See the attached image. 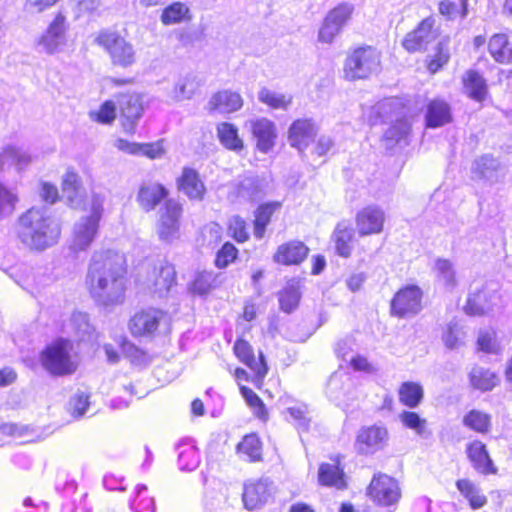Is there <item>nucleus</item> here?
<instances>
[{
    "instance_id": "22",
    "label": "nucleus",
    "mask_w": 512,
    "mask_h": 512,
    "mask_svg": "<svg viewBox=\"0 0 512 512\" xmlns=\"http://www.w3.org/2000/svg\"><path fill=\"white\" fill-rule=\"evenodd\" d=\"M317 133V127L311 119L295 120L288 131V141L298 151H304L313 141Z\"/></svg>"
},
{
    "instance_id": "55",
    "label": "nucleus",
    "mask_w": 512,
    "mask_h": 512,
    "mask_svg": "<svg viewBox=\"0 0 512 512\" xmlns=\"http://www.w3.org/2000/svg\"><path fill=\"white\" fill-rule=\"evenodd\" d=\"M287 414L289 415V421L293 423L300 435L309 430L311 419L308 416L306 406L289 407L287 408Z\"/></svg>"
},
{
    "instance_id": "31",
    "label": "nucleus",
    "mask_w": 512,
    "mask_h": 512,
    "mask_svg": "<svg viewBox=\"0 0 512 512\" xmlns=\"http://www.w3.org/2000/svg\"><path fill=\"white\" fill-rule=\"evenodd\" d=\"M167 189L158 183L143 184L138 192L137 201L142 209L149 212L167 197Z\"/></svg>"
},
{
    "instance_id": "30",
    "label": "nucleus",
    "mask_w": 512,
    "mask_h": 512,
    "mask_svg": "<svg viewBox=\"0 0 512 512\" xmlns=\"http://www.w3.org/2000/svg\"><path fill=\"white\" fill-rule=\"evenodd\" d=\"M426 126L438 128L452 121L450 105L442 99H434L427 105L425 114Z\"/></svg>"
},
{
    "instance_id": "6",
    "label": "nucleus",
    "mask_w": 512,
    "mask_h": 512,
    "mask_svg": "<svg viewBox=\"0 0 512 512\" xmlns=\"http://www.w3.org/2000/svg\"><path fill=\"white\" fill-rule=\"evenodd\" d=\"M380 52L372 46L358 47L351 51L344 64L348 80L366 79L380 70Z\"/></svg>"
},
{
    "instance_id": "56",
    "label": "nucleus",
    "mask_w": 512,
    "mask_h": 512,
    "mask_svg": "<svg viewBox=\"0 0 512 512\" xmlns=\"http://www.w3.org/2000/svg\"><path fill=\"white\" fill-rule=\"evenodd\" d=\"M70 325L80 340L89 339L94 331L89 323L88 315L83 312H74L70 319Z\"/></svg>"
},
{
    "instance_id": "3",
    "label": "nucleus",
    "mask_w": 512,
    "mask_h": 512,
    "mask_svg": "<svg viewBox=\"0 0 512 512\" xmlns=\"http://www.w3.org/2000/svg\"><path fill=\"white\" fill-rule=\"evenodd\" d=\"M105 196L92 193L90 213L81 216L73 225L69 249L74 252H83L89 249L99 234L100 221L104 212Z\"/></svg>"
},
{
    "instance_id": "59",
    "label": "nucleus",
    "mask_w": 512,
    "mask_h": 512,
    "mask_svg": "<svg viewBox=\"0 0 512 512\" xmlns=\"http://www.w3.org/2000/svg\"><path fill=\"white\" fill-rule=\"evenodd\" d=\"M92 120L102 123L110 124L116 118V105L113 100L105 101L97 111L90 112Z\"/></svg>"
},
{
    "instance_id": "41",
    "label": "nucleus",
    "mask_w": 512,
    "mask_h": 512,
    "mask_svg": "<svg viewBox=\"0 0 512 512\" xmlns=\"http://www.w3.org/2000/svg\"><path fill=\"white\" fill-rule=\"evenodd\" d=\"M301 299L300 285L298 281L291 280L278 293L280 309L285 313L293 312Z\"/></svg>"
},
{
    "instance_id": "58",
    "label": "nucleus",
    "mask_w": 512,
    "mask_h": 512,
    "mask_svg": "<svg viewBox=\"0 0 512 512\" xmlns=\"http://www.w3.org/2000/svg\"><path fill=\"white\" fill-rule=\"evenodd\" d=\"M17 202V194L0 182V218L11 215Z\"/></svg>"
},
{
    "instance_id": "16",
    "label": "nucleus",
    "mask_w": 512,
    "mask_h": 512,
    "mask_svg": "<svg viewBox=\"0 0 512 512\" xmlns=\"http://www.w3.org/2000/svg\"><path fill=\"white\" fill-rule=\"evenodd\" d=\"M175 282L176 272L174 266L165 260H158L153 265L145 284L150 292L163 297L170 291Z\"/></svg>"
},
{
    "instance_id": "27",
    "label": "nucleus",
    "mask_w": 512,
    "mask_h": 512,
    "mask_svg": "<svg viewBox=\"0 0 512 512\" xmlns=\"http://www.w3.org/2000/svg\"><path fill=\"white\" fill-rule=\"evenodd\" d=\"M178 189L191 200H202L205 186L196 170L185 167L177 180Z\"/></svg>"
},
{
    "instance_id": "62",
    "label": "nucleus",
    "mask_w": 512,
    "mask_h": 512,
    "mask_svg": "<svg viewBox=\"0 0 512 512\" xmlns=\"http://www.w3.org/2000/svg\"><path fill=\"white\" fill-rule=\"evenodd\" d=\"M240 391L247 404L253 409L255 416L265 419L266 410L260 397L251 388L246 386H241Z\"/></svg>"
},
{
    "instance_id": "53",
    "label": "nucleus",
    "mask_w": 512,
    "mask_h": 512,
    "mask_svg": "<svg viewBox=\"0 0 512 512\" xmlns=\"http://www.w3.org/2000/svg\"><path fill=\"white\" fill-rule=\"evenodd\" d=\"M263 191L262 180L257 176H245L238 185V194L247 200L261 197Z\"/></svg>"
},
{
    "instance_id": "29",
    "label": "nucleus",
    "mask_w": 512,
    "mask_h": 512,
    "mask_svg": "<svg viewBox=\"0 0 512 512\" xmlns=\"http://www.w3.org/2000/svg\"><path fill=\"white\" fill-rule=\"evenodd\" d=\"M243 106V99L237 92L223 90L215 93L208 102L210 111L232 113Z\"/></svg>"
},
{
    "instance_id": "46",
    "label": "nucleus",
    "mask_w": 512,
    "mask_h": 512,
    "mask_svg": "<svg viewBox=\"0 0 512 512\" xmlns=\"http://www.w3.org/2000/svg\"><path fill=\"white\" fill-rule=\"evenodd\" d=\"M189 11L190 10L186 4L182 2H173L163 9L160 20L167 26L179 24L190 18Z\"/></svg>"
},
{
    "instance_id": "42",
    "label": "nucleus",
    "mask_w": 512,
    "mask_h": 512,
    "mask_svg": "<svg viewBox=\"0 0 512 512\" xmlns=\"http://www.w3.org/2000/svg\"><path fill=\"white\" fill-rule=\"evenodd\" d=\"M281 207V203L274 201L262 204L255 212L254 220V236L262 239L265 234L267 225L270 222L272 214Z\"/></svg>"
},
{
    "instance_id": "4",
    "label": "nucleus",
    "mask_w": 512,
    "mask_h": 512,
    "mask_svg": "<svg viewBox=\"0 0 512 512\" xmlns=\"http://www.w3.org/2000/svg\"><path fill=\"white\" fill-rule=\"evenodd\" d=\"M372 111L376 114L377 118L381 121H387L396 117L395 123L387 129L384 134L385 141L391 144L406 143V138L409 135L411 124L407 118L404 117V108L400 101L397 99H385L377 103Z\"/></svg>"
},
{
    "instance_id": "39",
    "label": "nucleus",
    "mask_w": 512,
    "mask_h": 512,
    "mask_svg": "<svg viewBox=\"0 0 512 512\" xmlns=\"http://www.w3.org/2000/svg\"><path fill=\"white\" fill-rule=\"evenodd\" d=\"M199 86L200 83L194 74H185L180 76L175 82L171 91V97L175 101L189 100L193 97Z\"/></svg>"
},
{
    "instance_id": "14",
    "label": "nucleus",
    "mask_w": 512,
    "mask_h": 512,
    "mask_svg": "<svg viewBox=\"0 0 512 512\" xmlns=\"http://www.w3.org/2000/svg\"><path fill=\"white\" fill-rule=\"evenodd\" d=\"M182 206L174 199L165 202L160 210L157 231L161 240L171 242L179 236Z\"/></svg>"
},
{
    "instance_id": "49",
    "label": "nucleus",
    "mask_w": 512,
    "mask_h": 512,
    "mask_svg": "<svg viewBox=\"0 0 512 512\" xmlns=\"http://www.w3.org/2000/svg\"><path fill=\"white\" fill-rule=\"evenodd\" d=\"M463 425L478 433H487L491 429V416L480 410L473 409L463 417Z\"/></svg>"
},
{
    "instance_id": "64",
    "label": "nucleus",
    "mask_w": 512,
    "mask_h": 512,
    "mask_svg": "<svg viewBox=\"0 0 512 512\" xmlns=\"http://www.w3.org/2000/svg\"><path fill=\"white\" fill-rule=\"evenodd\" d=\"M207 512H234V507L229 503L228 498L218 494L206 503Z\"/></svg>"
},
{
    "instance_id": "7",
    "label": "nucleus",
    "mask_w": 512,
    "mask_h": 512,
    "mask_svg": "<svg viewBox=\"0 0 512 512\" xmlns=\"http://www.w3.org/2000/svg\"><path fill=\"white\" fill-rule=\"evenodd\" d=\"M95 42L109 54L115 66L128 68L136 62L133 45L117 32L103 30L99 32Z\"/></svg>"
},
{
    "instance_id": "8",
    "label": "nucleus",
    "mask_w": 512,
    "mask_h": 512,
    "mask_svg": "<svg viewBox=\"0 0 512 512\" xmlns=\"http://www.w3.org/2000/svg\"><path fill=\"white\" fill-rule=\"evenodd\" d=\"M355 6L350 2H341L328 11L318 31V41L331 44L341 34L354 13Z\"/></svg>"
},
{
    "instance_id": "32",
    "label": "nucleus",
    "mask_w": 512,
    "mask_h": 512,
    "mask_svg": "<svg viewBox=\"0 0 512 512\" xmlns=\"http://www.w3.org/2000/svg\"><path fill=\"white\" fill-rule=\"evenodd\" d=\"M176 451L178 454V467L181 471H194L200 464L199 451L191 439L181 440Z\"/></svg>"
},
{
    "instance_id": "54",
    "label": "nucleus",
    "mask_w": 512,
    "mask_h": 512,
    "mask_svg": "<svg viewBox=\"0 0 512 512\" xmlns=\"http://www.w3.org/2000/svg\"><path fill=\"white\" fill-rule=\"evenodd\" d=\"M466 333L457 321H451L442 334L444 345L448 349H456L464 344Z\"/></svg>"
},
{
    "instance_id": "28",
    "label": "nucleus",
    "mask_w": 512,
    "mask_h": 512,
    "mask_svg": "<svg viewBox=\"0 0 512 512\" xmlns=\"http://www.w3.org/2000/svg\"><path fill=\"white\" fill-rule=\"evenodd\" d=\"M467 454L473 467L481 474H494L497 469L494 466L486 446L479 440L467 445Z\"/></svg>"
},
{
    "instance_id": "18",
    "label": "nucleus",
    "mask_w": 512,
    "mask_h": 512,
    "mask_svg": "<svg viewBox=\"0 0 512 512\" xmlns=\"http://www.w3.org/2000/svg\"><path fill=\"white\" fill-rule=\"evenodd\" d=\"M30 151L22 144L9 143L3 146L0 152V171L14 169L21 173L32 163Z\"/></svg>"
},
{
    "instance_id": "50",
    "label": "nucleus",
    "mask_w": 512,
    "mask_h": 512,
    "mask_svg": "<svg viewBox=\"0 0 512 512\" xmlns=\"http://www.w3.org/2000/svg\"><path fill=\"white\" fill-rule=\"evenodd\" d=\"M258 99L261 103L273 108L287 110L292 103V97L283 93L262 88L258 93Z\"/></svg>"
},
{
    "instance_id": "43",
    "label": "nucleus",
    "mask_w": 512,
    "mask_h": 512,
    "mask_svg": "<svg viewBox=\"0 0 512 512\" xmlns=\"http://www.w3.org/2000/svg\"><path fill=\"white\" fill-rule=\"evenodd\" d=\"M456 486L461 495H463L469 501V504L473 509L481 508L486 504V496L472 481L468 479H460L456 482Z\"/></svg>"
},
{
    "instance_id": "57",
    "label": "nucleus",
    "mask_w": 512,
    "mask_h": 512,
    "mask_svg": "<svg viewBox=\"0 0 512 512\" xmlns=\"http://www.w3.org/2000/svg\"><path fill=\"white\" fill-rule=\"evenodd\" d=\"M90 394L78 390L73 394L69 401V411L75 418H81L87 412L90 406Z\"/></svg>"
},
{
    "instance_id": "48",
    "label": "nucleus",
    "mask_w": 512,
    "mask_h": 512,
    "mask_svg": "<svg viewBox=\"0 0 512 512\" xmlns=\"http://www.w3.org/2000/svg\"><path fill=\"white\" fill-rule=\"evenodd\" d=\"M148 488L145 484H138L135 488L134 498L129 506L133 512H155L156 505L153 497L148 496Z\"/></svg>"
},
{
    "instance_id": "15",
    "label": "nucleus",
    "mask_w": 512,
    "mask_h": 512,
    "mask_svg": "<svg viewBox=\"0 0 512 512\" xmlns=\"http://www.w3.org/2000/svg\"><path fill=\"white\" fill-rule=\"evenodd\" d=\"M422 291L415 285L400 289L391 301V312L400 318L416 315L420 312Z\"/></svg>"
},
{
    "instance_id": "38",
    "label": "nucleus",
    "mask_w": 512,
    "mask_h": 512,
    "mask_svg": "<svg viewBox=\"0 0 512 512\" xmlns=\"http://www.w3.org/2000/svg\"><path fill=\"white\" fill-rule=\"evenodd\" d=\"M354 230L345 222L339 223L333 233L335 249L338 255L349 257L352 252Z\"/></svg>"
},
{
    "instance_id": "24",
    "label": "nucleus",
    "mask_w": 512,
    "mask_h": 512,
    "mask_svg": "<svg viewBox=\"0 0 512 512\" xmlns=\"http://www.w3.org/2000/svg\"><path fill=\"white\" fill-rule=\"evenodd\" d=\"M234 353L237 358L248 366L258 378H263L267 374V365L263 354L260 352L259 358L256 359L251 345L243 340L238 339L234 344Z\"/></svg>"
},
{
    "instance_id": "52",
    "label": "nucleus",
    "mask_w": 512,
    "mask_h": 512,
    "mask_svg": "<svg viewBox=\"0 0 512 512\" xmlns=\"http://www.w3.org/2000/svg\"><path fill=\"white\" fill-rule=\"evenodd\" d=\"M217 285V277L213 272L203 271L195 275L194 280L191 282L190 291L199 296L207 295Z\"/></svg>"
},
{
    "instance_id": "11",
    "label": "nucleus",
    "mask_w": 512,
    "mask_h": 512,
    "mask_svg": "<svg viewBox=\"0 0 512 512\" xmlns=\"http://www.w3.org/2000/svg\"><path fill=\"white\" fill-rule=\"evenodd\" d=\"M389 440V433L383 425L363 426L359 429L354 443L355 450L360 455H373L383 450Z\"/></svg>"
},
{
    "instance_id": "44",
    "label": "nucleus",
    "mask_w": 512,
    "mask_h": 512,
    "mask_svg": "<svg viewBox=\"0 0 512 512\" xmlns=\"http://www.w3.org/2000/svg\"><path fill=\"white\" fill-rule=\"evenodd\" d=\"M237 453L246 461L255 462L261 459L262 447L257 435L249 434L243 437L237 445Z\"/></svg>"
},
{
    "instance_id": "40",
    "label": "nucleus",
    "mask_w": 512,
    "mask_h": 512,
    "mask_svg": "<svg viewBox=\"0 0 512 512\" xmlns=\"http://www.w3.org/2000/svg\"><path fill=\"white\" fill-rule=\"evenodd\" d=\"M398 397L401 404L410 409H414L422 402L424 398V390L417 382H403L398 389Z\"/></svg>"
},
{
    "instance_id": "2",
    "label": "nucleus",
    "mask_w": 512,
    "mask_h": 512,
    "mask_svg": "<svg viewBox=\"0 0 512 512\" xmlns=\"http://www.w3.org/2000/svg\"><path fill=\"white\" fill-rule=\"evenodd\" d=\"M16 235L26 248L44 251L58 243L61 225L48 208L32 207L19 217Z\"/></svg>"
},
{
    "instance_id": "9",
    "label": "nucleus",
    "mask_w": 512,
    "mask_h": 512,
    "mask_svg": "<svg viewBox=\"0 0 512 512\" xmlns=\"http://www.w3.org/2000/svg\"><path fill=\"white\" fill-rule=\"evenodd\" d=\"M500 303L501 296L497 284L486 283L480 289H471L463 310L470 316H482L492 312Z\"/></svg>"
},
{
    "instance_id": "35",
    "label": "nucleus",
    "mask_w": 512,
    "mask_h": 512,
    "mask_svg": "<svg viewBox=\"0 0 512 512\" xmlns=\"http://www.w3.org/2000/svg\"><path fill=\"white\" fill-rule=\"evenodd\" d=\"M488 50L492 58L501 64L512 61V41L505 34H495L490 38Z\"/></svg>"
},
{
    "instance_id": "13",
    "label": "nucleus",
    "mask_w": 512,
    "mask_h": 512,
    "mask_svg": "<svg viewBox=\"0 0 512 512\" xmlns=\"http://www.w3.org/2000/svg\"><path fill=\"white\" fill-rule=\"evenodd\" d=\"M115 98L124 118L123 127L125 131L133 133L136 122L144 112L143 95L133 90H127L117 94Z\"/></svg>"
},
{
    "instance_id": "10",
    "label": "nucleus",
    "mask_w": 512,
    "mask_h": 512,
    "mask_svg": "<svg viewBox=\"0 0 512 512\" xmlns=\"http://www.w3.org/2000/svg\"><path fill=\"white\" fill-rule=\"evenodd\" d=\"M169 324L168 315L155 308L142 309L130 319L129 329L134 336H152Z\"/></svg>"
},
{
    "instance_id": "34",
    "label": "nucleus",
    "mask_w": 512,
    "mask_h": 512,
    "mask_svg": "<svg viewBox=\"0 0 512 512\" xmlns=\"http://www.w3.org/2000/svg\"><path fill=\"white\" fill-rule=\"evenodd\" d=\"M436 281L446 290L453 291L458 286L454 264L444 258H437L433 266Z\"/></svg>"
},
{
    "instance_id": "17",
    "label": "nucleus",
    "mask_w": 512,
    "mask_h": 512,
    "mask_svg": "<svg viewBox=\"0 0 512 512\" xmlns=\"http://www.w3.org/2000/svg\"><path fill=\"white\" fill-rule=\"evenodd\" d=\"M368 492L374 501L384 506L396 503L401 495L397 481L386 474L375 475Z\"/></svg>"
},
{
    "instance_id": "36",
    "label": "nucleus",
    "mask_w": 512,
    "mask_h": 512,
    "mask_svg": "<svg viewBox=\"0 0 512 512\" xmlns=\"http://www.w3.org/2000/svg\"><path fill=\"white\" fill-rule=\"evenodd\" d=\"M217 136L220 143L228 150L239 153L244 148L243 140L239 137L238 128L228 122L217 125Z\"/></svg>"
},
{
    "instance_id": "5",
    "label": "nucleus",
    "mask_w": 512,
    "mask_h": 512,
    "mask_svg": "<svg viewBox=\"0 0 512 512\" xmlns=\"http://www.w3.org/2000/svg\"><path fill=\"white\" fill-rule=\"evenodd\" d=\"M72 349L73 344L70 340H55L40 354V362L43 368L53 376H65L74 373L77 369V362L71 355Z\"/></svg>"
},
{
    "instance_id": "60",
    "label": "nucleus",
    "mask_w": 512,
    "mask_h": 512,
    "mask_svg": "<svg viewBox=\"0 0 512 512\" xmlns=\"http://www.w3.org/2000/svg\"><path fill=\"white\" fill-rule=\"evenodd\" d=\"M450 58L448 44L446 42H439L437 45L436 53L432 59L429 60L427 68L434 74L438 72L444 65L447 64Z\"/></svg>"
},
{
    "instance_id": "51",
    "label": "nucleus",
    "mask_w": 512,
    "mask_h": 512,
    "mask_svg": "<svg viewBox=\"0 0 512 512\" xmlns=\"http://www.w3.org/2000/svg\"><path fill=\"white\" fill-rule=\"evenodd\" d=\"M470 381L474 388L482 391H489L496 386L498 377L490 370L475 367L470 373Z\"/></svg>"
},
{
    "instance_id": "33",
    "label": "nucleus",
    "mask_w": 512,
    "mask_h": 512,
    "mask_svg": "<svg viewBox=\"0 0 512 512\" xmlns=\"http://www.w3.org/2000/svg\"><path fill=\"white\" fill-rule=\"evenodd\" d=\"M62 188L63 196L67 199L68 204L72 208H80L83 202V192L78 174L68 170L63 176Z\"/></svg>"
},
{
    "instance_id": "21",
    "label": "nucleus",
    "mask_w": 512,
    "mask_h": 512,
    "mask_svg": "<svg viewBox=\"0 0 512 512\" xmlns=\"http://www.w3.org/2000/svg\"><path fill=\"white\" fill-rule=\"evenodd\" d=\"M385 222V213L378 206H367L358 212L356 227L362 236L380 233Z\"/></svg>"
},
{
    "instance_id": "45",
    "label": "nucleus",
    "mask_w": 512,
    "mask_h": 512,
    "mask_svg": "<svg viewBox=\"0 0 512 512\" xmlns=\"http://www.w3.org/2000/svg\"><path fill=\"white\" fill-rule=\"evenodd\" d=\"M399 419L402 425L421 438H428L431 436V431L427 428V420L421 418L416 412L403 411L399 414Z\"/></svg>"
},
{
    "instance_id": "25",
    "label": "nucleus",
    "mask_w": 512,
    "mask_h": 512,
    "mask_svg": "<svg viewBox=\"0 0 512 512\" xmlns=\"http://www.w3.org/2000/svg\"><path fill=\"white\" fill-rule=\"evenodd\" d=\"M271 496V487L267 480H259L245 485L242 494L243 503L248 510H255L265 504Z\"/></svg>"
},
{
    "instance_id": "61",
    "label": "nucleus",
    "mask_w": 512,
    "mask_h": 512,
    "mask_svg": "<svg viewBox=\"0 0 512 512\" xmlns=\"http://www.w3.org/2000/svg\"><path fill=\"white\" fill-rule=\"evenodd\" d=\"M481 351L490 354H498L501 351L500 344L496 339V333L492 330L481 331L477 340Z\"/></svg>"
},
{
    "instance_id": "37",
    "label": "nucleus",
    "mask_w": 512,
    "mask_h": 512,
    "mask_svg": "<svg viewBox=\"0 0 512 512\" xmlns=\"http://www.w3.org/2000/svg\"><path fill=\"white\" fill-rule=\"evenodd\" d=\"M318 477L321 485L331 486L337 489L346 488L345 475L338 464H321L319 467Z\"/></svg>"
},
{
    "instance_id": "20",
    "label": "nucleus",
    "mask_w": 512,
    "mask_h": 512,
    "mask_svg": "<svg viewBox=\"0 0 512 512\" xmlns=\"http://www.w3.org/2000/svg\"><path fill=\"white\" fill-rule=\"evenodd\" d=\"M434 24L435 20L432 17L422 20L416 29L405 36L402 42L403 47L408 52L425 50L438 36Z\"/></svg>"
},
{
    "instance_id": "63",
    "label": "nucleus",
    "mask_w": 512,
    "mask_h": 512,
    "mask_svg": "<svg viewBox=\"0 0 512 512\" xmlns=\"http://www.w3.org/2000/svg\"><path fill=\"white\" fill-rule=\"evenodd\" d=\"M75 18L94 15L101 6L102 0H72Z\"/></svg>"
},
{
    "instance_id": "47",
    "label": "nucleus",
    "mask_w": 512,
    "mask_h": 512,
    "mask_svg": "<svg viewBox=\"0 0 512 512\" xmlns=\"http://www.w3.org/2000/svg\"><path fill=\"white\" fill-rule=\"evenodd\" d=\"M499 165L498 159L491 155H483L473 162L471 170L476 178L491 180Z\"/></svg>"
},
{
    "instance_id": "1",
    "label": "nucleus",
    "mask_w": 512,
    "mask_h": 512,
    "mask_svg": "<svg viewBox=\"0 0 512 512\" xmlns=\"http://www.w3.org/2000/svg\"><path fill=\"white\" fill-rule=\"evenodd\" d=\"M126 259L112 251L94 252L87 274V284L93 299L101 305L120 304L126 290Z\"/></svg>"
},
{
    "instance_id": "19",
    "label": "nucleus",
    "mask_w": 512,
    "mask_h": 512,
    "mask_svg": "<svg viewBox=\"0 0 512 512\" xmlns=\"http://www.w3.org/2000/svg\"><path fill=\"white\" fill-rule=\"evenodd\" d=\"M246 126L249 127L253 138L256 140V148L262 153H269L275 146L277 129L273 121L258 117L250 119Z\"/></svg>"
},
{
    "instance_id": "12",
    "label": "nucleus",
    "mask_w": 512,
    "mask_h": 512,
    "mask_svg": "<svg viewBox=\"0 0 512 512\" xmlns=\"http://www.w3.org/2000/svg\"><path fill=\"white\" fill-rule=\"evenodd\" d=\"M68 29L66 17L58 13L38 39V46L50 55L61 52L67 44Z\"/></svg>"
},
{
    "instance_id": "23",
    "label": "nucleus",
    "mask_w": 512,
    "mask_h": 512,
    "mask_svg": "<svg viewBox=\"0 0 512 512\" xmlns=\"http://www.w3.org/2000/svg\"><path fill=\"white\" fill-rule=\"evenodd\" d=\"M462 84L463 93L478 103H483L489 97L487 81L476 70H467L462 76Z\"/></svg>"
},
{
    "instance_id": "26",
    "label": "nucleus",
    "mask_w": 512,
    "mask_h": 512,
    "mask_svg": "<svg viewBox=\"0 0 512 512\" xmlns=\"http://www.w3.org/2000/svg\"><path fill=\"white\" fill-rule=\"evenodd\" d=\"M308 247L300 241H290L280 245L273 256L278 264L296 265L301 263L308 255Z\"/></svg>"
}]
</instances>
